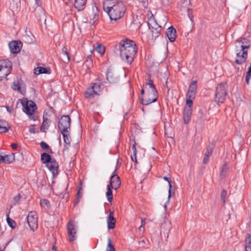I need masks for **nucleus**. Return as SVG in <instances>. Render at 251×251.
<instances>
[{"mask_svg": "<svg viewBox=\"0 0 251 251\" xmlns=\"http://www.w3.org/2000/svg\"><path fill=\"white\" fill-rule=\"evenodd\" d=\"M103 10L111 20L117 21L122 18L126 11V6L122 1L107 0L103 3Z\"/></svg>", "mask_w": 251, "mask_h": 251, "instance_id": "1", "label": "nucleus"}, {"mask_svg": "<svg viewBox=\"0 0 251 251\" xmlns=\"http://www.w3.org/2000/svg\"><path fill=\"white\" fill-rule=\"evenodd\" d=\"M119 50L122 59L128 64H131L137 51V48L133 41L125 39L119 42Z\"/></svg>", "mask_w": 251, "mask_h": 251, "instance_id": "2", "label": "nucleus"}, {"mask_svg": "<svg viewBox=\"0 0 251 251\" xmlns=\"http://www.w3.org/2000/svg\"><path fill=\"white\" fill-rule=\"evenodd\" d=\"M234 51L236 53L235 63L241 65L245 63L248 57V50L250 47L249 40L240 38L235 40Z\"/></svg>", "mask_w": 251, "mask_h": 251, "instance_id": "3", "label": "nucleus"}, {"mask_svg": "<svg viewBox=\"0 0 251 251\" xmlns=\"http://www.w3.org/2000/svg\"><path fill=\"white\" fill-rule=\"evenodd\" d=\"M144 88L146 89L147 93L144 98L143 96H139V100L140 103L144 105H148L156 101L158 96L153 81L151 79H149L148 82L144 84Z\"/></svg>", "mask_w": 251, "mask_h": 251, "instance_id": "4", "label": "nucleus"}, {"mask_svg": "<svg viewBox=\"0 0 251 251\" xmlns=\"http://www.w3.org/2000/svg\"><path fill=\"white\" fill-rule=\"evenodd\" d=\"M227 85L226 83H220L217 85L216 89L215 100L217 103H223L225 102L227 95Z\"/></svg>", "mask_w": 251, "mask_h": 251, "instance_id": "5", "label": "nucleus"}, {"mask_svg": "<svg viewBox=\"0 0 251 251\" xmlns=\"http://www.w3.org/2000/svg\"><path fill=\"white\" fill-rule=\"evenodd\" d=\"M101 83H92L91 86L88 87L85 91V97L87 99H92L95 96L99 95L101 91Z\"/></svg>", "mask_w": 251, "mask_h": 251, "instance_id": "6", "label": "nucleus"}, {"mask_svg": "<svg viewBox=\"0 0 251 251\" xmlns=\"http://www.w3.org/2000/svg\"><path fill=\"white\" fill-rule=\"evenodd\" d=\"M12 66V63L9 60H0V81L11 73Z\"/></svg>", "mask_w": 251, "mask_h": 251, "instance_id": "7", "label": "nucleus"}, {"mask_svg": "<svg viewBox=\"0 0 251 251\" xmlns=\"http://www.w3.org/2000/svg\"><path fill=\"white\" fill-rule=\"evenodd\" d=\"M19 101H20L21 103L23 105L24 112L27 115H32L35 109L37 108L36 104L32 100L25 102V101L19 99L17 102V104H18Z\"/></svg>", "mask_w": 251, "mask_h": 251, "instance_id": "8", "label": "nucleus"}, {"mask_svg": "<svg viewBox=\"0 0 251 251\" xmlns=\"http://www.w3.org/2000/svg\"><path fill=\"white\" fill-rule=\"evenodd\" d=\"M71 119L68 115L62 116L59 119L58 126L60 132L68 131L70 129Z\"/></svg>", "mask_w": 251, "mask_h": 251, "instance_id": "9", "label": "nucleus"}, {"mask_svg": "<svg viewBox=\"0 0 251 251\" xmlns=\"http://www.w3.org/2000/svg\"><path fill=\"white\" fill-rule=\"evenodd\" d=\"M67 228L68 234V240L70 242H73L76 238L77 229L75 224V222L70 220L67 225Z\"/></svg>", "mask_w": 251, "mask_h": 251, "instance_id": "10", "label": "nucleus"}, {"mask_svg": "<svg viewBox=\"0 0 251 251\" xmlns=\"http://www.w3.org/2000/svg\"><path fill=\"white\" fill-rule=\"evenodd\" d=\"M27 222L30 229L35 231L38 227L37 214L35 211H30L26 217Z\"/></svg>", "mask_w": 251, "mask_h": 251, "instance_id": "11", "label": "nucleus"}, {"mask_svg": "<svg viewBox=\"0 0 251 251\" xmlns=\"http://www.w3.org/2000/svg\"><path fill=\"white\" fill-rule=\"evenodd\" d=\"M117 169H116L110 177V183L108 184L112 187V188L117 190L121 185V180L120 177L116 174Z\"/></svg>", "mask_w": 251, "mask_h": 251, "instance_id": "12", "label": "nucleus"}, {"mask_svg": "<svg viewBox=\"0 0 251 251\" xmlns=\"http://www.w3.org/2000/svg\"><path fill=\"white\" fill-rule=\"evenodd\" d=\"M192 105H186L183 110V121L185 124H188L191 120L192 113Z\"/></svg>", "mask_w": 251, "mask_h": 251, "instance_id": "13", "label": "nucleus"}, {"mask_svg": "<svg viewBox=\"0 0 251 251\" xmlns=\"http://www.w3.org/2000/svg\"><path fill=\"white\" fill-rule=\"evenodd\" d=\"M22 47V43L21 41H12L9 43V47L10 51L13 53L19 52Z\"/></svg>", "mask_w": 251, "mask_h": 251, "instance_id": "14", "label": "nucleus"}, {"mask_svg": "<svg viewBox=\"0 0 251 251\" xmlns=\"http://www.w3.org/2000/svg\"><path fill=\"white\" fill-rule=\"evenodd\" d=\"M106 76L107 80L110 83H116L118 81V78L117 74L114 73L113 70L111 68L108 69Z\"/></svg>", "mask_w": 251, "mask_h": 251, "instance_id": "15", "label": "nucleus"}, {"mask_svg": "<svg viewBox=\"0 0 251 251\" xmlns=\"http://www.w3.org/2000/svg\"><path fill=\"white\" fill-rule=\"evenodd\" d=\"M47 166L53 176L58 174V165L54 158L48 163Z\"/></svg>", "mask_w": 251, "mask_h": 251, "instance_id": "16", "label": "nucleus"}, {"mask_svg": "<svg viewBox=\"0 0 251 251\" xmlns=\"http://www.w3.org/2000/svg\"><path fill=\"white\" fill-rule=\"evenodd\" d=\"M166 34L170 42L175 41L176 37V30L173 26H171L167 29Z\"/></svg>", "mask_w": 251, "mask_h": 251, "instance_id": "17", "label": "nucleus"}, {"mask_svg": "<svg viewBox=\"0 0 251 251\" xmlns=\"http://www.w3.org/2000/svg\"><path fill=\"white\" fill-rule=\"evenodd\" d=\"M214 148V145L212 143L209 144L208 146L207 147L206 152L204 154V157L203 159V163L206 164L209 161V158L211 155L213 149Z\"/></svg>", "mask_w": 251, "mask_h": 251, "instance_id": "18", "label": "nucleus"}, {"mask_svg": "<svg viewBox=\"0 0 251 251\" xmlns=\"http://www.w3.org/2000/svg\"><path fill=\"white\" fill-rule=\"evenodd\" d=\"M15 160V156L14 154L6 155L2 156L0 158V163H4L5 164H10Z\"/></svg>", "mask_w": 251, "mask_h": 251, "instance_id": "19", "label": "nucleus"}, {"mask_svg": "<svg viewBox=\"0 0 251 251\" xmlns=\"http://www.w3.org/2000/svg\"><path fill=\"white\" fill-rule=\"evenodd\" d=\"M87 0H75L74 6L78 11L83 10L86 4Z\"/></svg>", "mask_w": 251, "mask_h": 251, "instance_id": "20", "label": "nucleus"}, {"mask_svg": "<svg viewBox=\"0 0 251 251\" xmlns=\"http://www.w3.org/2000/svg\"><path fill=\"white\" fill-rule=\"evenodd\" d=\"M196 93L188 91L186 94V104L193 105V100L195 98Z\"/></svg>", "mask_w": 251, "mask_h": 251, "instance_id": "21", "label": "nucleus"}, {"mask_svg": "<svg viewBox=\"0 0 251 251\" xmlns=\"http://www.w3.org/2000/svg\"><path fill=\"white\" fill-rule=\"evenodd\" d=\"M116 219L114 216L107 217V227L109 229H114L115 227Z\"/></svg>", "mask_w": 251, "mask_h": 251, "instance_id": "22", "label": "nucleus"}, {"mask_svg": "<svg viewBox=\"0 0 251 251\" xmlns=\"http://www.w3.org/2000/svg\"><path fill=\"white\" fill-rule=\"evenodd\" d=\"M245 251H251V236L250 234H247L245 240Z\"/></svg>", "mask_w": 251, "mask_h": 251, "instance_id": "23", "label": "nucleus"}, {"mask_svg": "<svg viewBox=\"0 0 251 251\" xmlns=\"http://www.w3.org/2000/svg\"><path fill=\"white\" fill-rule=\"evenodd\" d=\"M49 127L48 119L45 117V113L43 115V121L40 127V130L42 132H46V129Z\"/></svg>", "mask_w": 251, "mask_h": 251, "instance_id": "24", "label": "nucleus"}, {"mask_svg": "<svg viewBox=\"0 0 251 251\" xmlns=\"http://www.w3.org/2000/svg\"><path fill=\"white\" fill-rule=\"evenodd\" d=\"M53 158H51V156L48 153L46 152H44L41 154V160L43 163L47 164Z\"/></svg>", "mask_w": 251, "mask_h": 251, "instance_id": "25", "label": "nucleus"}, {"mask_svg": "<svg viewBox=\"0 0 251 251\" xmlns=\"http://www.w3.org/2000/svg\"><path fill=\"white\" fill-rule=\"evenodd\" d=\"M35 74L37 75L41 74H48L50 73V69L42 67H37L34 70Z\"/></svg>", "mask_w": 251, "mask_h": 251, "instance_id": "26", "label": "nucleus"}, {"mask_svg": "<svg viewBox=\"0 0 251 251\" xmlns=\"http://www.w3.org/2000/svg\"><path fill=\"white\" fill-rule=\"evenodd\" d=\"M94 47L96 51L98 53L103 54L105 51V48L103 46L99 43H96L94 45Z\"/></svg>", "mask_w": 251, "mask_h": 251, "instance_id": "27", "label": "nucleus"}, {"mask_svg": "<svg viewBox=\"0 0 251 251\" xmlns=\"http://www.w3.org/2000/svg\"><path fill=\"white\" fill-rule=\"evenodd\" d=\"M63 136L64 142L66 144L70 145L71 139L69 136V131L61 132Z\"/></svg>", "mask_w": 251, "mask_h": 251, "instance_id": "28", "label": "nucleus"}, {"mask_svg": "<svg viewBox=\"0 0 251 251\" xmlns=\"http://www.w3.org/2000/svg\"><path fill=\"white\" fill-rule=\"evenodd\" d=\"M62 54L66 57H64V62L67 63L70 60V56L69 53L67 51V49L64 47L62 50Z\"/></svg>", "mask_w": 251, "mask_h": 251, "instance_id": "29", "label": "nucleus"}, {"mask_svg": "<svg viewBox=\"0 0 251 251\" xmlns=\"http://www.w3.org/2000/svg\"><path fill=\"white\" fill-rule=\"evenodd\" d=\"M112 187L110 185H107V192H106V197L107 200L109 202H111L113 200V194L112 191L111 190Z\"/></svg>", "mask_w": 251, "mask_h": 251, "instance_id": "30", "label": "nucleus"}, {"mask_svg": "<svg viewBox=\"0 0 251 251\" xmlns=\"http://www.w3.org/2000/svg\"><path fill=\"white\" fill-rule=\"evenodd\" d=\"M161 28H156L155 29H151V32L152 33V38L155 40L160 35V31Z\"/></svg>", "mask_w": 251, "mask_h": 251, "instance_id": "31", "label": "nucleus"}, {"mask_svg": "<svg viewBox=\"0 0 251 251\" xmlns=\"http://www.w3.org/2000/svg\"><path fill=\"white\" fill-rule=\"evenodd\" d=\"M197 81H193L190 85L188 89V91L190 92H194L196 93L197 92Z\"/></svg>", "mask_w": 251, "mask_h": 251, "instance_id": "32", "label": "nucleus"}, {"mask_svg": "<svg viewBox=\"0 0 251 251\" xmlns=\"http://www.w3.org/2000/svg\"><path fill=\"white\" fill-rule=\"evenodd\" d=\"M163 179L168 181V183H169V195H168V201H169L170 198L171 197V191L172 190V186L171 184L172 181L170 178H168L167 176H164Z\"/></svg>", "mask_w": 251, "mask_h": 251, "instance_id": "33", "label": "nucleus"}, {"mask_svg": "<svg viewBox=\"0 0 251 251\" xmlns=\"http://www.w3.org/2000/svg\"><path fill=\"white\" fill-rule=\"evenodd\" d=\"M148 26L151 30L161 28V26L159 25L155 21L148 23Z\"/></svg>", "mask_w": 251, "mask_h": 251, "instance_id": "34", "label": "nucleus"}, {"mask_svg": "<svg viewBox=\"0 0 251 251\" xmlns=\"http://www.w3.org/2000/svg\"><path fill=\"white\" fill-rule=\"evenodd\" d=\"M106 251H116L114 246L112 245L111 240L110 238L108 239V244Z\"/></svg>", "mask_w": 251, "mask_h": 251, "instance_id": "35", "label": "nucleus"}, {"mask_svg": "<svg viewBox=\"0 0 251 251\" xmlns=\"http://www.w3.org/2000/svg\"><path fill=\"white\" fill-rule=\"evenodd\" d=\"M7 222L9 226L12 228H14L16 226V222L13 220L12 219H10L8 215H7Z\"/></svg>", "mask_w": 251, "mask_h": 251, "instance_id": "36", "label": "nucleus"}, {"mask_svg": "<svg viewBox=\"0 0 251 251\" xmlns=\"http://www.w3.org/2000/svg\"><path fill=\"white\" fill-rule=\"evenodd\" d=\"M251 76V63L246 75V82L247 84H249V80Z\"/></svg>", "mask_w": 251, "mask_h": 251, "instance_id": "37", "label": "nucleus"}, {"mask_svg": "<svg viewBox=\"0 0 251 251\" xmlns=\"http://www.w3.org/2000/svg\"><path fill=\"white\" fill-rule=\"evenodd\" d=\"M40 205L42 207L49 208L50 206V202L46 199H43L40 201Z\"/></svg>", "mask_w": 251, "mask_h": 251, "instance_id": "38", "label": "nucleus"}, {"mask_svg": "<svg viewBox=\"0 0 251 251\" xmlns=\"http://www.w3.org/2000/svg\"><path fill=\"white\" fill-rule=\"evenodd\" d=\"M227 171V168L226 164H224L223 165L221 173H220V176H221L222 178H223L226 175Z\"/></svg>", "mask_w": 251, "mask_h": 251, "instance_id": "39", "label": "nucleus"}, {"mask_svg": "<svg viewBox=\"0 0 251 251\" xmlns=\"http://www.w3.org/2000/svg\"><path fill=\"white\" fill-rule=\"evenodd\" d=\"M21 198V195L20 194H19L17 196L15 197L13 199V200L11 201L12 204L14 205H16L17 204H18L19 201H20Z\"/></svg>", "mask_w": 251, "mask_h": 251, "instance_id": "40", "label": "nucleus"}, {"mask_svg": "<svg viewBox=\"0 0 251 251\" xmlns=\"http://www.w3.org/2000/svg\"><path fill=\"white\" fill-rule=\"evenodd\" d=\"M84 65L86 66L88 69H89L90 67L92 65V60L91 59V56L89 55L87 57L86 61L84 62Z\"/></svg>", "mask_w": 251, "mask_h": 251, "instance_id": "41", "label": "nucleus"}, {"mask_svg": "<svg viewBox=\"0 0 251 251\" xmlns=\"http://www.w3.org/2000/svg\"><path fill=\"white\" fill-rule=\"evenodd\" d=\"M80 187L77 192V199H80L82 196L83 189L82 187V182H80Z\"/></svg>", "mask_w": 251, "mask_h": 251, "instance_id": "42", "label": "nucleus"}, {"mask_svg": "<svg viewBox=\"0 0 251 251\" xmlns=\"http://www.w3.org/2000/svg\"><path fill=\"white\" fill-rule=\"evenodd\" d=\"M40 146L43 149L46 150H50L51 152V149H50V147L45 142L42 141L40 143Z\"/></svg>", "mask_w": 251, "mask_h": 251, "instance_id": "43", "label": "nucleus"}, {"mask_svg": "<svg viewBox=\"0 0 251 251\" xmlns=\"http://www.w3.org/2000/svg\"><path fill=\"white\" fill-rule=\"evenodd\" d=\"M140 5L142 6L144 8H147L149 3V0H138Z\"/></svg>", "mask_w": 251, "mask_h": 251, "instance_id": "44", "label": "nucleus"}, {"mask_svg": "<svg viewBox=\"0 0 251 251\" xmlns=\"http://www.w3.org/2000/svg\"><path fill=\"white\" fill-rule=\"evenodd\" d=\"M227 195V192L225 190H223L221 194V198L222 200L223 201V203L226 202V198Z\"/></svg>", "mask_w": 251, "mask_h": 251, "instance_id": "45", "label": "nucleus"}, {"mask_svg": "<svg viewBox=\"0 0 251 251\" xmlns=\"http://www.w3.org/2000/svg\"><path fill=\"white\" fill-rule=\"evenodd\" d=\"M12 88L15 91H19L21 89V86L19 83L13 82Z\"/></svg>", "mask_w": 251, "mask_h": 251, "instance_id": "46", "label": "nucleus"}, {"mask_svg": "<svg viewBox=\"0 0 251 251\" xmlns=\"http://www.w3.org/2000/svg\"><path fill=\"white\" fill-rule=\"evenodd\" d=\"M0 126L1 127H10L6 121L3 120H0Z\"/></svg>", "mask_w": 251, "mask_h": 251, "instance_id": "47", "label": "nucleus"}, {"mask_svg": "<svg viewBox=\"0 0 251 251\" xmlns=\"http://www.w3.org/2000/svg\"><path fill=\"white\" fill-rule=\"evenodd\" d=\"M10 127H1L0 126V133H4L8 131Z\"/></svg>", "mask_w": 251, "mask_h": 251, "instance_id": "48", "label": "nucleus"}, {"mask_svg": "<svg viewBox=\"0 0 251 251\" xmlns=\"http://www.w3.org/2000/svg\"><path fill=\"white\" fill-rule=\"evenodd\" d=\"M187 15H188L189 18H190V19L191 20V21H192V19H193V17L192 16V9H191L190 8H188V9H187Z\"/></svg>", "mask_w": 251, "mask_h": 251, "instance_id": "49", "label": "nucleus"}, {"mask_svg": "<svg viewBox=\"0 0 251 251\" xmlns=\"http://www.w3.org/2000/svg\"><path fill=\"white\" fill-rule=\"evenodd\" d=\"M137 154H131V159L132 161H133L135 163V165L136 166L137 163Z\"/></svg>", "mask_w": 251, "mask_h": 251, "instance_id": "50", "label": "nucleus"}, {"mask_svg": "<svg viewBox=\"0 0 251 251\" xmlns=\"http://www.w3.org/2000/svg\"><path fill=\"white\" fill-rule=\"evenodd\" d=\"M162 3L165 5H168L173 2L174 0H161Z\"/></svg>", "mask_w": 251, "mask_h": 251, "instance_id": "51", "label": "nucleus"}, {"mask_svg": "<svg viewBox=\"0 0 251 251\" xmlns=\"http://www.w3.org/2000/svg\"><path fill=\"white\" fill-rule=\"evenodd\" d=\"M136 143L134 142V144L133 145L132 147V150L133 151L132 154H137V150L136 148Z\"/></svg>", "mask_w": 251, "mask_h": 251, "instance_id": "52", "label": "nucleus"}, {"mask_svg": "<svg viewBox=\"0 0 251 251\" xmlns=\"http://www.w3.org/2000/svg\"><path fill=\"white\" fill-rule=\"evenodd\" d=\"M139 244L141 246V247H144L146 244V242L144 239H143L141 241L139 242Z\"/></svg>", "mask_w": 251, "mask_h": 251, "instance_id": "53", "label": "nucleus"}, {"mask_svg": "<svg viewBox=\"0 0 251 251\" xmlns=\"http://www.w3.org/2000/svg\"><path fill=\"white\" fill-rule=\"evenodd\" d=\"M11 147L14 150H17L18 148V145L16 143H12L11 145Z\"/></svg>", "mask_w": 251, "mask_h": 251, "instance_id": "54", "label": "nucleus"}, {"mask_svg": "<svg viewBox=\"0 0 251 251\" xmlns=\"http://www.w3.org/2000/svg\"><path fill=\"white\" fill-rule=\"evenodd\" d=\"M7 111L9 113H12L13 111V108L11 107H9L8 106H6Z\"/></svg>", "mask_w": 251, "mask_h": 251, "instance_id": "55", "label": "nucleus"}, {"mask_svg": "<svg viewBox=\"0 0 251 251\" xmlns=\"http://www.w3.org/2000/svg\"><path fill=\"white\" fill-rule=\"evenodd\" d=\"M146 90L145 88H144V84L142 86V89L141 91L140 95L139 96H143V95L145 93V90Z\"/></svg>", "mask_w": 251, "mask_h": 251, "instance_id": "56", "label": "nucleus"}, {"mask_svg": "<svg viewBox=\"0 0 251 251\" xmlns=\"http://www.w3.org/2000/svg\"><path fill=\"white\" fill-rule=\"evenodd\" d=\"M29 131L30 133H35V129L34 128H30L29 129Z\"/></svg>", "mask_w": 251, "mask_h": 251, "instance_id": "57", "label": "nucleus"}, {"mask_svg": "<svg viewBox=\"0 0 251 251\" xmlns=\"http://www.w3.org/2000/svg\"><path fill=\"white\" fill-rule=\"evenodd\" d=\"M139 218L141 219V226H144L145 225V220H143L142 218L141 217H139Z\"/></svg>", "mask_w": 251, "mask_h": 251, "instance_id": "58", "label": "nucleus"}, {"mask_svg": "<svg viewBox=\"0 0 251 251\" xmlns=\"http://www.w3.org/2000/svg\"><path fill=\"white\" fill-rule=\"evenodd\" d=\"M140 231H144L145 228L142 226H140L139 228Z\"/></svg>", "mask_w": 251, "mask_h": 251, "instance_id": "59", "label": "nucleus"}, {"mask_svg": "<svg viewBox=\"0 0 251 251\" xmlns=\"http://www.w3.org/2000/svg\"><path fill=\"white\" fill-rule=\"evenodd\" d=\"M108 216H113V212L110 210L109 215Z\"/></svg>", "mask_w": 251, "mask_h": 251, "instance_id": "60", "label": "nucleus"}, {"mask_svg": "<svg viewBox=\"0 0 251 251\" xmlns=\"http://www.w3.org/2000/svg\"><path fill=\"white\" fill-rule=\"evenodd\" d=\"M168 224L167 223H163L161 226V228H162L164 226H167Z\"/></svg>", "mask_w": 251, "mask_h": 251, "instance_id": "61", "label": "nucleus"}, {"mask_svg": "<svg viewBox=\"0 0 251 251\" xmlns=\"http://www.w3.org/2000/svg\"><path fill=\"white\" fill-rule=\"evenodd\" d=\"M61 57H62V59L63 60V61L64 62V57H66L65 56H63L62 53L61 54Z\"/></svg>", "mask_w": 251, "mask_h": 251, "instance_id": "62", "label": "nucleus"}, {"mask_svg": "<svg viewBox=\"0 0 251 251\" xmlns=\"http://www.w3.org/2000/svg\"><path fill=\"white\" fill-rule=\"evenodd\" d=\"M31 119H32L34 121L36 120V119L35 118V117L31 118Z\"/></svg>", "mask_w": 251, "mask_h": 251, "instance_id": "63", "label": "nucleus"}, {"mask_svg": "<svg viewBox=\"0 0 251 251\" xmlns=\"http://www.w3.org/2000/svg\"><path fill=\"white\" fill-rule=\"evenodd\" d=\"M94 50H90V52L92 53L93 52Z\"/></svg>", "mask_w": 251, "mask_h": 251, "instance_id": "64", "label": "nucleus"}]
</instances>
